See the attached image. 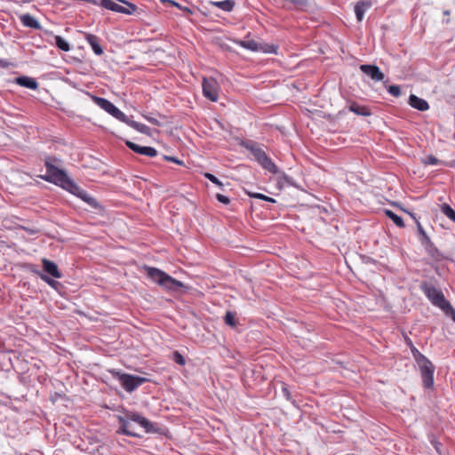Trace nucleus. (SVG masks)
<instances>
[{"instance_id": "0eeeda50", "label": "nucleus", "mask_w": 455, "mask_h": 455, "mask_svg": "<svg viewBox=\"0 0 455 455\" xmlns=\"http://www.w3.org/2000/svg\"><path fill=\"white\" fill-rule=\"evenodd\" d=\"M93 102L99 106L100 108L108 112L109 115L116 118L117 120L124 123L126 121V115L122 112L119 108H117L111 101L105 98H100L98 96H92Z\"/></svg>"}, {"instance_id": "f8f14e48", "label": "nucleus", "mask_w": 455, "mask_h": 455, "mask_svg": "<svg viewBox=\"0 0 455 455\" xmlns=\"http://www.w3.org/2000/svg\"><path fill=\"white\" fill-rule=\"evenodd\" d=\"M360 69L363 74L377 82L382 81L385 77L379 68L375 65L363 64L360 66Z\"/></svg>"}, {"instance_id": "b1692460", "label": "nucleus", "mask_w": 455, "mask_h": 455, "mask_svg": "<svg viewBox=\"0 0 455 455\" xmlns=\"http://www.w3.org/2000/svg\"><path fill=\"white\" fill-rule=\"evenodd\" d=\"M416 225H417V230H418V234H419V240L421 245L424 247V246L427 245L428 243H432L430 237L427 235L422 225L417 220H416Z\"/></svg>"}, {"instance_id": "7ed1b4c3", "label": "nucleus", "mask_w": 455, "mask_h": 455, "mask_svg": "<svg viewBox=\"0 0 455 455\" xmlns=\"http://www.w3.org/2000/svg\"><path fill=\"white\" fill-rule=\"evenodd\" d=\"M411 351L412 356L417 363L421 378L423 386L426 388H431L434 386V371L435 367L433 363L423 355L421 354L412 344L410 342Z\"/></svg>"}, {"instance_id": "a878e982", "label": "nucleus", "mask_w": 455, "mask_h": 455, "mask_svg": "<svg viewBox=\"0 0 455 455\" xmlns=\"http://www.w3.org/2000/svg\"><path fill=\"white\" fill-rule=\"evenodd\" d=\"M259 44L260 43H258L255 40H241L237 42L238 45L251 52H259Z\"/></svg>"}, {"instance_id": "c756f323", "label": "nucleus", "mask_w": 455, "mask_h": 455, "mask_svg": "<svg viewBox=\"0 0 455 455\" xmlns=\"http://www.w3.org/2000/svg\"><path fill=\"white\" fill-rule=\"evenodd\" d=\"M441 212L451 220L455 222V211L447 204H443L441 206Z\"/></svg>"}, {"instance_id": "423d86ee", "label": "nucleus", "mask_w": 455, "mask_h": 455, "mask_svg": "<svg viewBox=\"0 0 455 455\" xmlns=\"http://www.w3.org/2000/svg\"><path fill=\"white\" fill-rule=\"evenodd\" d=\"M109 373L117 379L122 387L128 393L133 392L140 386L148 381L147 378L122 372L115 369L109 370Z\"/></svg>"}, {"instance_id": "7c9ffc66", "label": "nucleus", "mask_w": 455, "mask_h": 455, "mask_svg": "<svg viewBox=\"0 0 455 455\" xmlns=\"http://www.w3.org/2000/svg\"><path fill=\"white\" fill-rule=\"evenodd\" d=\"M421 162L425 165H436L439 164H443V162L441 160H439L437 157L432 155L426 156L421 160Z\"/></svg>"}, {"instance_id": "6e6552de", "label": "nucleus", "mask_w": 455, "mask_h": 455, "mask_svg": "<svg viewBox=\"0 0 455 455\" xmlns=\"http://www.w3.org/2000/svg\"><path fill=\"white\" fill-rule=\"evenodd\" d=\"M128 419H130L132 422L139 424L141 427L145 429L146 433H160V427L148 419L143 417L138 412L128 411Z\"/></svg>"}, {"instance_id": "f257e3e1", "label": "nucleus", "mask_w": 455, "mask_h": 455, "mask_svg": "<svg viewBox=\"0 0 455 455\" xmlns=\"http://www.w3.org/2000/svg\"><path fill=\"white\" fill-rule=\"evenodd\" d=\"M46 173L41 178L50 183H53L70 194L77 196L86 203L92 209L100 210L101 206L95 197L81 188L73 180H71L64 170L58 168L52 163L51 158L45 160Z\"/></svg>"}, {"instance_id": "72a5a7b5", "label": "nucleus", "mask_w": 455, "mask_h": 455, "mask_svg": "<svg viewBox=\"0 0 455 455\" xmlns=\"http://www.w3.org/2000/svg\"><path fill=\"white\" fill-rule=\"evenodd\" d=\"M204 176L208 179L210 181H212L213 184L218 186L220 189H223V183L213 174L210 172H205Z\"/></svg>"}, {"instance_id": "412c9836", "label": "nucleus", "mask_w": 455, "mask_h": 455, "mask_svg": "<svg viewBox=\"0 0 455 455\" xmlns=\"http://www.w3.org/2000/svg\"><path fill=\"white\" fill-rule=\"evenodd\" d=\"M349 110L362 116H369L371 115V110L367 107L362 106L356 102H353L350 104Z\"/></svg>"}, {"instance_id": "79ce46f5", "label": "nucleus", "mask_w": 455, "mask_h": 455, "mask_svg": "<svg viewBox=\"0 0 455 455\" xmlns=\"http://www.w3.org/2000/svg\"><path fill=\"white\" fill-rule=\"evenodd\" d=\"M8 66H9V63L6 60L0 59V67L6 68Z\"/></svg>"}, {"instance_id": "cd10ccee", "label": "nucleus", "mask_w": 455, "mask_h": 455, "mask_svg": "<svg viewBox=\"0 0 455 455\" xmlns=\"http://www.w3.org/2000/svg\"><path fill=\"white\" fill-rule=\"evenodd\" d=\"M385 214L387 217H388L390 220H393V222L399 228H403L404 227V222L403 220V219L398 216L397 214H395V212H393L391 210H385Z\"/></svg>"}, {"instance_id": "58836bf2", "label": "nucleus", "mask_w": 455, "mask_h": 455, "mask_svg": "<svg viewBox=\"0 0 455 455\" xmlns=\"http://www.w3.org/2000/svg\"><path fill=\"white\" fill-rule=\"evenodd\" d=\"M164 159L166 161L173 162V163H176L178 164H183L182 161L179 160L178 158H176L174 156H164Z\"/></svg>"}, {"instance_id": "a211bd4d", "label": "nucleus", "mask_w": 455, "mask_h": 455, "mask_svg": "<svg viewBox=\"0 0 455 455\" xmlns=\"http://www.w3.org/2000/svg\"><path fill=\"white\" fill-rule=\"evenodd\" d=\"M20 20L24 27L35 29L42 28L41 24L38 22V20L29 13L20 15Z\"/></svg>"}, {"instance_id": "9b49d317", "label": "nucleus", "mask_w": 455, "mask_h": 455, "mask_svg": "<svg viewBox=\"0 0 455 455\" xmlns=\"http://www.w3.org/2000/svg\"><path fill=\"white\" fill-rule=\"evenodd\" d=\"M117 419L120 423L119 429L117 430L118 434L132 437H140V435L132 430L130 423L132 420L128 419V412L125 414V417L118 416Z\"/></svg>"}, {"instance_id": "9d476101", "label": "nucleus", "mask_w": 455, "mask_h": 455, "mask_svg": "<svg viewBox=\"0 0 455 455\" xmlns=\"http://www.w3.org/2000/svg\"><path fill=\"white\" fill-rule=\"evenodd\" d=\"M125 145L133 152L138 153L140 155L147 156L149 157H154L157 156V150L152 147H144L140 146L132 141L126 140Z\"/></svg>"}, {"instance_id": "c03bdc74", "label": "nucleus", "mask_w": 455, "mask_h": 455, "mask_svg": "<svg viewBox=\"0 0 455 455\" xmlns=\"http://www.w3.org/2000/svg\"><path fill=\"white\" fill-rule=\"evenodd\" d=\"M432 443L434 444V446H435V448L436 451L440 453L439 446H440L441 444H440L439 443H437V442H432Z\"/></svg>"}, {"instance_id": "37998d69", "label": "nucleus", "mask_w": 455, "mask_h": 455, "mask_svg": "<svg viewBox=\"0 0 455 455\" xmlns=\"http://www.w3.org/2000/svg\"><path fill=\"white\" fill-rule=\"evenodd\" d=\"M148 122H150L153 124H157L158 121L156 118L153 117H146Z\"/></svg>"}, {"instance_id": "2eb2a0df", "label": "nucleus", "mask_w": 455, "mask_h": 455, "mask_svg": "<svg viewBox=\"0 0 455 455\" xmlns=\"http://www.w3.org/2000/svg\"><path fill=\"white\" fill-rule=\"evenodd\" d=\"M372 5L371 0H360L355 6V13L358 21H362L365 12H367Z\"/></svg>"}, {"instance_id": "f3484780", "label": "nucleus", "mask_w": 455, "mask_h": 455, "mask_svg": "<svg viewBox=\"0 0 455 455\" xmlns=\"http://www.w3.org/2000/svg\"><path fill=\"white\" fill-rule=\"evenodd\" d=\"M409 105L419 111H427L429 108V104L426 100L414 94L410 95Z\"/></svg>"}, {"instance_id": "c85d7f7f", "label": "nucleus", "mask_w": 455, "mask_h": 455, "mask_svg": "<svg viewBox=\"0 0 455 455\" xmlns=\"http://www.w3.org/2000/svg\"><path fill=\"white\" fill-rule=\"evenodd\" d=\"M264 53H277V46L275 44H269L267 43H260L259 44V51Z\"/></svg>"}, {"instance_id": "2f4dec72", "label": "nucleus", "mask_w": 455, "mask_h": 455, "mask_svg": "<svg viewBox=\"0 0 455 455\" xmlns=\"http://www.w3.org/2000/svg\"><path fill=\"white\" fill-rule=\"evenodd\" d=\"M224 320H225L226 324H228L231 327H235L236 325L235 315L231 311H228L226 313Z\"/></svg>"}, {"instance_id": "3c124183", "label": "nucleus", "mask_w": 455, "mask_h": 455, "mask_svg": "<svg viewBox=\"0 0 455 455\" xmlns=\"http://www.w3.org/2000/svg\"><path fill=\"white\" fill-rule=\"evenodd\" d=\"M443 14L446 15V16H449L450 15V11L449 10H445L443 12Z\"/></svg>"}, {"instance_id": "ddd939ff", "label": "nucleus", "mask_w": 455, "mask_h": 455, "mask_svg": "<svg viewBox=\"0 0 455 455\" xmlns=\"http://www.w3.org/2000/svg\"><path fill=\"white\" fill-rule=\"evenodd\" d=\"M99 5L115 12L131 15L132 11H126V8L114 2L113 0H99Z\"/></svg>"}, {"instance_id": "39448f33", "label": "nucleus", "mask_w": 455, "mask_h": 455, "mask_svg": "<svg viewBox=\"0 0 455 455\" xmlns=\"http://www.w3.org/2000/svg\"><path fill=\"white\" fill-rule=\"evenodd\" d=\"M241 145L249 150L254 156L255 160L267 171L271 173L276 174L279 172L277 166L267 156L266 152L252 140L243 141Z\"/></svg>"}, {"instance_id": "a19ab883", "label": "nucleus", "mask_w": 455, "mask_h": 455, "mask_svg": "<svg viewBox=\"0 0 455 455\" xmlns=\"http://www.w3.org/2000/svg\"><path fill=\"white\" fill-rule=\"evenodd\" d=\"M443 164L446 165V166H449V167H455V160L453 161H451L449 163L447 162H443Z\"/></svg>"}, {"instance_id": "c9c22d12", "label": "nucleus", "mask_w": 455, "mask_h": 455, "mask_svg": "<svg viewBox=\"0 0 455 455\" xmlns=\"http://www.w3.org/2000/svg\"><path fill=\"white\" fill-rule=\"evenodd\" d=\"M173 361L180 365H184L186 363L183 355L180 353H179L178 351H175L173 353Z\"/></svg>"}, {"instance_id": "ea45409f", "label": "nucleus", "mask_w": 455, "mask_h": 455, "mask_svg": "<svg viewBox=\"0 0 455 455\" xmlns=\"http://www.w3.org/2000/svg\"><path fill=\"white\" fill-rule=\"evenodd\" d=\"M24 230L28 233L29 235H35L37 233V230L36 229H34V228H23Z\"/></svg>"}, {"instance_id": "4468645a", "label": "nucleus", "mask_w": 455, "mask_h": 455, "mask_svg": "<svg viewBox=\"0 0 455 455\" xmlns=\"http://www.w3.org/2000/svg\"><path fill=\"white\" fill-rule=\"evenodd\" d=\"M43 268L46 275H50L54 278H61L62 274L60 272L58 266L53 261L47 259H42Z\"/></svg>"}, {"instance_id": "aec40b11", "label": "nucleus", "mask_w": 455, "mask_h": 455, "mask_svg": "<svg viewBox=\"0 0 455 455\" xmlns=\"http://www.w3.org/2000/svg\"><path fill=\"white\" fill-rule=\"evenodd\" d=\"M424 249L428 256L436 262H440L445 259L444 255L435 246L433 242L424 246Z\"/></svg>"}, {"instance_id": "393cba45", "label": "nucleus", "mask_w": 455, "mask_h": 455, "mask_svg": "<svg viewBox=\"0 0 455 455\" xmlns=\"http://www.w3.org/2000/svg\"><path fill=\"white\" fill-rule=\"evenodd\" d=\"M211 4L216 6L225 12H231L235 6L234 0L212 1Z\"/></svg>"}, {"instance_id": "de8ad7c7", "label": "nucleus", "mask_w": 455, "mask_h": 455, "mask_svg": "<svg viewBox=\"0 0 455 455\" xmlns=\"http://www.w3.org/2000/svg\"><path fill=\"white\" fill-rule=\"evenodd\" d=\"M403 212H406L412 219L416 220V217L413 213L407 212L406 209H403Z\"/></svg>"}, {"instance_id": "473e14b6", "label": "nucleus", "mask_w": 455, "mask_h": 455, "mask_svg": "<svg viewBox=\"0 0 455 455\" xmlns=\"http://www.w3.org/2000/svg\"><path fill=\"white\" fill-rule=\"evenodd\" d=\"M248 195L250 197H252V198H257V199L264 200V201L270 202V203H275V200L274 198L269 197V196H265L260 193L248 192Z\"/></svg>"}, {"instance_id": "f704fd0d", "label": "nucleus", "mask_w": 455, "mask_h": 455, "mask_svg": "<svg viewBox=\"0 0 455 455\" xmlns=\"http://www.w3.org/2000/svg\"><path fill=\"white\" fill-rule=\"evenodd\" d=\"M387 92L393 95L394 97H399L401 95V89L398 85H389L387 88Z\"/></svg>"}, {"instance_id": "a18cd8bd", "label": "nucleus", "mask_w": 455, "mask_h": 455, "mask_svg": "<svg viewBox=\"0 0 455 455\" xmlns=\"http://www.w3.org/2000/svg\"><path fill=\"white\" fill-rule=\"evenodd\" d=\"M169 3L172 5H174L175 7L181 9V6L178 3L172 1V0H169Z\"/></svg>"}, {"instance_id": "dca6fc26", "label": "nucleus", "mask_w": 455, "mask_h": 455, "mask_svg": "<svg viewBox=\"0 0 455 455\" xmlns=\"http://www.w3.org/2000/svg\"><path fill=\"white\" fill-rule=\"evenodd\" d=\"M84 39L90 44L93 52L96 55L100 56L103 54V52H104L103 48L101 47V45L100 44V38L97 36L89 34V33H85Z\"/></svg>"}, {"instance_id": "f03ea898", "label": "nucleus", "mask_w": 455, "mask_h": 455, "mask_svg": "<svg viewBox=\"0 0 455 455\" xmlns=\"http://www.w3.org/2000/svg\"><path fill=\"white\" fill-rule=\"evenodd\" d=\"M421 291L426 295L429 301L439 307L447 316H450L455 323V309L446 299L443 292L434 285L423 282L420 284Z\"/></svg>"}, {"instance_id": "4c0bfd02", "label": "nucleus", "mask_w": 455, "mask_h": 455, "mask_svg": "<svg viewBox=\"0 0 455 455\" xmlns=\"http://www.w3.org/2000/svg\"><path fill=\"white\" fill-rule=\"evenodd\" d=\"M216 198L220 203L224 204H228L230 203L229 198L222 194H217Z\"/></svg>"}, {"instance_id": "09e8293b", "label": "nucleus", "mask_w": 455, "mask_h": 455, "mask_svg": "<svg viewBox=\"0 0 455 455\" xmlns=\"http://www.w3.org/2000/svg\"><path fill=\"white\" fill-rule=\"evenodd\" d=\"M283 178L285 181H287L288 183H291V181H290L291 179L287 175L283 174Z\"/></svg>"}, {"instance_id": "6ab92c4d", "label": "nucleus", "mask_w": 455, "mask_h": 455, "mask_svg": "<svg viewBox=\"0 0 455 455\" xmlns=\"http://www.w3.org/2000/svg\"><path fill=\"white\" fill-rule=\"evenodd\" d=\"M15 82L20 86L28 88L31 90H36L38 88V83L36 82V80L35 78H32L29 76H19L15 79Z\"/></svg>"}, {"instance_id": "1a4fd4ad", "label": "nucleus", "mask_w": 455, "mask_h": 455, "mask_svg": "<svg viewBox=\"0 0 455 455\" xmlns=\"http://www.w3.org/2000/svg\"><path fill=\"white\" fill-rule=\"evenodd\" d=\"M203 93L205 98L212 102H216L219 99V84L212 77H204L203 79Z\"/></svg>"}, {"instance_id": "bb28decb", "label": "nucleus", "mask_w": 455, "mask_h": 455, "mask_svg": "<svg viewBox=\"0 0 455 455\" xmlns=\"http://www.w3.org/2000/svg\"><path fill=\"white\" fill-rule=\"evenodd\" d=\"M54 39H55V44L60 50H61L63 52L70 51L71 47H70L69 43L68 41H66L62 36H55Z\"/></svg>"}, {"instance_id": "5701e85b", "label": "nucleus", "mask_w": 455, "mask_h": 455, "mask_svg": "<svg viewBox=\"0 0 455 455\" xmlns=\"http://www.w3.org/2000/svg\"><path fill=\"white\" fill-rule=\"evenodd\" d=\"M44 282H45L50 287L58 290L60 286V283L51 278L48 275L43 273L40 270H33Z\"/></svg>"}, {"instance_id": "49530a36", "label": "nucleus", "mask_w": 455, "mask_h": 455, "mask_svg": "<svg viewBox=\"0 0 455 455\" xmlns=\"http://www.w3.org/2000/svg\"><path fill=\"white\" fill-rule=\"evenodd\" d=\"M180 10L186 12L188 14L192 13L191 10L189 8H188V7H181Z\"/></svg>"}, {"instance_id": "20e7f679", "label": "nucleus", "mask_w": 455, "mask_h": 455, "mask_svg": "<svg viewBox=\"0 0 455 455\" xmlns=\"http://www.w3.org/2000/svg\"><path fill=\"white\" fill-rule=\"evenodd\" d=\"M148 276L155 283H158L164 289L176 291L184 286L183 283L172 278L171 275L159 268L153 267H145Z\"/></svg>"}, {"instance_id": "e433bc0d", "label": "nucleus", "mask_w": 455, "mask_h": 455, "mask_svg": "<svg viewBox=\"0 0 455 455\" xmlns=\"http://www.w3.org/2000/svg\"><path fill=\"white\" fill-rule=\"evenodd\" d=\"M282 393H283V395L288 400V401H291V394L287 387L286 384L283 383L282 384Z\"/></svg>"}, {"instance_id": "8fccbe9b", "label": "nucleus", "mask_w": 455, "mask_h": 455, "mask_svg": "<svg viewBox=\"0 0 455 455\" xmlns=\"http://www.w3.org/2000/svg\"><path fill=\"white\" fill-rule=\"evenodd\" d=\"M92 4L99 5V0H90Z\"/></svg>"}, {"instance_id": "4be33fe9", "label": "nucleus", "mask_w": 455, "mask_h": 455, "mask_svg": "<svg viewBox=\"0 0 455 455\" xmlns=\"http://www.w3.org/2000/svg\"><path fill=\"white\" fill-rule=\"evenodd\" d=\"M124 123L143 134H148L150 132V128L148 126L144 124L131 120L128 116H126V121H124Z\"/></svg>"}]
</instances>
